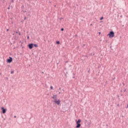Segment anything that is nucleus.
Returning a JSON list of instances; mask_svg holds the SVG:
<instances>
[{
	"label": "nucleus",
	"instance_id": "1a4fd4ad",
	"mask_svg": "<svg viewBox=\"0 0 128 128\" xmlns=\"http://www.w3.org/2000/svg\"><path fill=\"white\" fill-rule=\"evenodd\" d=\"M33 46H34V48H38V46L36 44H33Z\"/></svg>",
	"mask_w": 128,
	"mask_h": 128
},
{
	"label": "nucleus",
	"instance_id": "0eeeda50",
	"mask_svg": "<svg viewBox=\"0 0 128 128\" xmlns=\"http://www.w3.org/2000/svg\"><path fill=\"white\" fill-rule=\"evenodd\" d=\"M56 96H57L56 95H53V96L52 97V98H54V100H56Z\"/></svg>",
	"mask_w": 128,
	"mask_h": 128
},
{
	"label": "nucleus",
	"instance_id": "c85d7f7f",
	"mask_svg": "<svg viewBox=\"0 0 128 128\" xmlns=\"http://www.w3.org/2000/svg\"><path fill=\"white\" fill-rule=\"evenodd\" d=\"M66 63L68 62V61H66Z\"/></svg>",
	"mask_w": 128,
	"mask_h": 128
},
{
	"label": "nucleus",
	"instance_id": "a878e982",
	"mask_svg": "<svg viewBox=\"0 0 128 128\" xmlns=\"http://www.w3.org/2000/svg\"><path fill=\"white\" fill-rule=\"evenodd\" d=\"M16 34H18V32H16Z\"/></svg>",
	"mask_w": 128,
	"mask_h": 128
},
{
	"label": "nucleus",
	"instance_id": "6ab92c4d",
	"mask_svg": "<svg viewBox=\"0 0 128 128\" xmlns=\"http://www.w3.org/2000/svg\"><path fill=\"white\" fill-rule=\"evenodd\" d=\"M24 20H26V17H24Z\"/></svg>",
	"mask_w": 128,
	"mask_h": 128
},
{
	"label": "nucleus",
	"instance_id": "7c9ffc66",
	"mask_svg": "<svg viewBox=\"0 0 128 128\" xmlns=\"http://www.w3.org/2000/svg\"><path fill=\"white\" fill-rule=\"evenodd\" d=\"M93 56H94V54H93Z\"/></svg>",
	"mask_w": 128,
	"mask_h": 128
},
{
	"label": "nucleus",
	"instance_id": "4468645a",
	"mask_svg": "<svg viewBox=\"0 0 128 128\" xmlns=\"http://www.w3.org/2000/svg\"><path fill=\"white\" fill-rule=\"evenodd\" d=\"M27 39H28V40H30V36H27Z\"/></svg>",
	"mask_w": 128,
	"mask_h": 128
},
{
	"label": "nucleus",
	"instance_id": "aec40b11",
	"mask_svg": "<svg viewBox=\"0 0 128 128\" xmlns=\"http://www.w3.org/2000/svg\"><path fill=\"white\" fill-rule=\"evenodd\" d=\"M23 12H26V10L24 11Z\"/></svg>",
	"mask_w": 128,
	"mask_h": 128
},
{
	"label": "nucleus",
	"instance_id": "412c9836",
	"mask_svg": "<svg viewBox=\"0 0 128 128\" xmlns=\"http://www.w3.org/2000/svg\"><path fill=\"white\" fill-rule=\"evenodd\" d=\"M14 118H16V116H14Z\"/></svg>",
	"mask_w": 128,
	"mask_h": 128
},
{
	"label": "nucleus",
	"instance_id": "2eb2a0df",
	"mask_svg": "<svg viewBox=\"0 0 128 128\" xmlns=\"http://www.w3.org/2000/svg\"><path fill=\"white\" fill-rule=\"evenodd\" d=\"M14 74V70L11 71V74Z\"/></svg>",
	"mask_w": 128,
	"mask_h": 128
},
{
	"label": "nucleus",
	"instance_id": "c756f323",
	"mask_svg": "<svg viewBox=\"0 0 128 128\" xmlns=\"http://www.w3.org/2000/svg\"><path fill=\"white\" fill-rule=\"evenodd\" d=\"M88 72H90V70H88Z\"/></svg>",
	"mask_w": 128,
	"mask_h": 128
},
{
	"label": "nucleus",
	"instance_id": "ddd939ff",
	"mask_svg": "<svg viewBox=\"0 0 128 128\" xmlns=\"http://www.w3.org/2000/svg\"><path fill=\"white\" fill-rule=\"evenodd\" d=\"M50 90H52L54 88V87H52V86H50Z\"/></svg>",
	"mask_w": 128,
	"mask_h": 128
},
{
	"label": "nucleus",
	"instance_id": "f257e3e1",
	"mask_svg": "<svg viewBox=\"0 0 128 128\" xmlns=\"http://www.w3.org/2000/svg\"><path fill=\"white\" fill-rule=\"evenodd\" d=\"M108 36H109L110 38H112L114 36V31H110L109 34H108Z\"/></svg>",
	"mask_w": 128,
	"mask_h": 128
},
{
	"label": "nucleus",
	"instance_id": "7ed1b4c3",
	"mask_svg": "<svg viewBox=\"0 0 128 128\" xmlns=\"http://www.w3.org/2000/svg\"><path fill=\"white\" fill-rule=\"evenodd\" d=\"M28 48L30 50H32L34 48V44L30 43L28 44Z\"/></svg>",
	"mask_w": 128,
	"mask_h": 128
},
{
	"label": "nucleus",
	"instance_id": "393cba45",
	"mask_svg": "<svg viewBox=\"0 0 128 128\" xmlns=\"http://www.w3.org/2000/svg\"><path fill=\"white\" fill-rule=\"evenodd\" d=\"M58 94H60V92H59Z\"/></svg>",
	"mask_w": 128,
	"mask_h": 128
},
{
	"label": "nucleus",
	"instance_id": "c9c22d12",
	"mask_svg": "<svg viewBox=\"0 0 128 128\" xmlns=\"http://www.w3.org/2000/svg\"><path fill=\"white\" fill-rule=\"evenodd\" d=\"M92 54H90V56H92Z\"/></svg>",
	"mask_w": 128,
	"mask_h": 128
},
{
	"label": "nucleus",
	"instance_id": "9b49d317",
	"mask_svg": "<svg viewBox=\"0 0 128 128\" xmlns=\"http://www.w3.org/2000/svg\"><path fill=\"white\" fill-rule=\"evenodd\" d=\"M104 20V16L101 17L100 19V20Z\"/></svg>",
	"mask_w": 128,
	"mask_h": 128
},
{
	"label": "nucleus",
	"instance_id": "f3484780",
	"mask_svg": "<svg viewBox=\"0 0 128 128\" xmlns=\"http://www.w3.org/2000/svg\"><path fill=\"white\" fill-rule=\"evenodd\" d=\"M64 20V18H60V20Z\"/></svg>",
	"mask_w": 128,
	"mask_h": 128
},
{
	"label": "nucleus",
	"instance_id": "473e14b6",
	"mask_svg": "<svg viewBox=\"0 0 128 128\" xmlns=\"http://www.w3.org/2000/svg\"><path fill=\"white\" fill-rule=\"evenodd\" d=\"M42 74H44V72H42Z\"/></svg>",
	"mask_w": 128,
	"mask_h": 128
},
{
	"label": "nucleus",
	"instance_id": "b1692460",
	"mask_svg": "<svg viewBox=\"0 0 128 128\" xmlns=\"http://www.w3.org/2000/svg\"><path fill=\"white\" fill-rule=\"evenodd\" d=\"M6 30H7V32H8V29H7Z\"/></svg>",
	"mask_w": 128,
	"mask_h": 128
},
{
	"label": "nucleus",
	"instance_id": "e433bc0d",
	"mask_svg": "<svg viewBox=\"0 0 128 128\" xmlns=\"http://www.w3.org/2000/svg\"><path fill=\"white\" fill-rule=\"evenodd\" d=\"M59 90H60V88Z\"/></svg>",
	"mask_w": 128,
	"mask_h": 128
},
{
	"label": "nucleus",
	"instance_id": "dca6fc26",
	"mask_svg": "<svg viewBox=\"0 0 128 128\" xmlns=\"http://www.w3.org/2000/svg\"><path fill=\"white\" fill-rule=\"evenodd\" d=\"M14 0H11V2H14Z\"/></svg>",
	"mask_w": 128,
	"mask_h": 128
},
{
	"label": "nucleus",
	"instance_id": "4c0bfd02",
	"mask_svg": "<svg viewBox=\"0 0 128 128\" xmlns=\"http://www.w3.org/2000/svg\"><path fill=\"white\" fill-rule=\"evenodd\" d=\"M1 74L0 73V76Z\"/></svg>",
	"mask_w": 128,
	"mask_h": 128
},
{
	"label": "nucleus",
	"instance_id": "2f4dec72",
	"mask_svg": "<svg viewBox=\"0 0 128 128\" xmlns=\"http://www.w3.org/2000/svg\"><path fill=\"white\" fill-rule=\"evenodd\" d=\"M76 36H78L76 35Z\"/></svg>",
	"mask_w": 128,
	"mask_h": 128
},
{
	"label": "nucleus",
	"instance_id": "9d476101",
	"mask_svg": "<svg viewBox=\"0 0 128 128\" xmlns=\"http://www.w3.org/2000/svg\"><path fill=\"white\" fill-rule=\"evenodd\" d=\"M56 44H60V41H56Z\"/></svg>",
	"mask_w": 128,
	"mask_h": 128
},
{
	"label": "nucleus",
	"instance_id": "cd10ccee",
	"mask_svg": "<svg viewBox=\"0 0 128 128\" xmlns=\"http://www.w3.org/2000/svg\"><path fill=\"white\" fill-rule=\"evenodd\" d=\"M90 26H92V24H90Z\"/></svg>",
	"mask_w": 128,
	"mask_h": 128
},
{
	"label": "nucleus",
	"instance_id": "f704fd0d",
	"mask_svg": "<svg viewBox=\"0 0 128 128\" xmlns=\"http://www.w3.org/2000/svg\"><path fill=\"white\" fill-rule=\"evenodd\" d=\"M28 0V2H29L30 0Z\"/></svg>",
	"mask_w": 128,
	"mask_h": 128
},
{
	"label": "nucleus",
	"instance_id": "39448f33",
	"mask_svg": "<svg viewBox=\"0 0 128 128\" xmlns=\"http://www.w3.org/2000/svg\"><path fill=\"white\" fill-rule=\"evenodd\" d=\"M1 110H2V114H6V109L4 108V107H2Z\"/></svg>",
	"mask_w": 128,
	"mask_h": 128
},
{
	"label": "nucleus",
	"instance_id": "a211bd4d",
	"mask_svg": "<svg viewBox=\"0 0 128 128\" xmlns=\"http://www.w3.org/2000/svg\"><path fill=\"white\" fill-rule=\"evenodd\" d=\"M19 36H20V32H18Z\"/></svg>",
	"mask_w": 128,
	"mask_h": 128
},
{
	"label": "nucleus",
	"instance_id": "423d86ee",
	"mask_svg": "<svg viewBox=\"0 0 128 128\" xmlns=\"http://www.w3.org/2000/svg\"><path fill=\"white\" fill-rule=\"evenodd\" d=\"M80 124L76 123V128H80Z\"/></svg>",
	"mask_w": 128,
	"mask_h": 128
},
{
	"label": "nucleus",
	"instance_id": "f03ea898",
	"mask_svg": "<svg viewBox=\"0 0 128 128\" xmlns=\"http://www.w3.org/2000/svg\"><path fill=\"white\" fill-rule=\"evenodd\" d=\"M12 62V58L10 56L9 58L7 59V62L8 64H10Z\"/></svg>",
	"mask_w": 128,
	"mask_h": 128
},
{
	"label": "nucleus",
	"instance_id": "20e7f679",
	"mask_svg": "<svg viewBox=\"0 0 128 128\" xmlns=\"http://www.w3.org/2000/svg\"><path fill=\"white\" fill-rule=\"evenodd\" d=\"M54 102L55 104H58V106H59L60 104V100H56V99L55 100Z\"/></svg>",
	"mask_w": 128,
	"mask_h": 128
},
{
	"label": "nucleus",
	"instance_id": "6e6552de",
	"mask_svg": "<svg viewBox=\"0 0 128 128\" xmlns=\"http://www.w3.org/2000/svg\"><path fill=\"white\" fill-rule=\"evenodd\" d=\"M81 122H82V120H80V119H78L76 122V124H80Z\"/></svg>",
	"mask_w": 128,
	"mask_h": 128
},
{
	"label": "nucleus",
	"instance_id": "f8f14e48",
	"mask_svg": "<svg viewBox=\"0 0 128 128\" xmlns=\"http://www.w3.org/2000/svg\"><path fill=\"white\" fill-rule=\"evenodd\" d=\"M64 28H61V32H64Z\"/></svg>",
	"mask_w": 128,
	"mask_h": 128
},
{
	"label": "nucleus",
	"instance_id": "72a5a7b5",
	"mask_svg": "<svg viewBox=\"0 0 128 128\" xmlns=\"http://www.w3.org/2000/svg\"><path fill=\"white\" fill-rule=\"evenodd\" d=\"M73 78H74V77H73Z\"/></svg>",
	"mask_w": 128,
	"mask_h": 128
},
{
	"label": "nucleus",
	"instance_id": "5701e85b",
	"mask_svg": "<svg viewBox=\"0 0 128 128\" xmlns=\"http://www.w3.org/2000/svg\"><path fill=\"white\" fill-rule=\"evenodd\" d=\"M10 7H8V10H10Z\"/></svg>",
	"mask_w": 128,
	"mask_h": 128
},
{
	"label": "nucleus",
	"instance_id": "4be33fe9",
	"mask_svg": "<svg viewBox=\"0 0 128 128\" xmlns=\"http://www.w3.org/2000/svg\"><path fill=\"white\" fill-rule=\"evenodd\" d=\"M126 90L125 89V90H124V92H126Z\"/></svg>",
	"mask_w": 128,
	"mask_h": 128
},
{
	"label": "nucleus",
	"instance_id": "bb28decb",
	"mask_svg": "<svg viewBox=\"0 0 128 128\" xmlns=\"http://www.w3.org/2000/svg\"><path fill=\"white\" fill-rule=\"evenodd\" d=\"M99 34H100V32H99Z\"/></svg>",
	"mask_w": 128,
	"mask_h": 128
}]
</instances>
